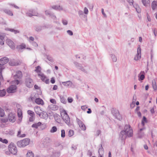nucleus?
Masks as SVG:
<instances>
[{"instance_id":"obj_1","label":"nucleus","mask_w":157,"mask_h":157,"mask_svg":"<svg viewBox=\"0 0 157 157\" xmlns=\"http://www.w3.org/2000/svg\"><path fill=\"white\" fill-rule=\"evenodd\" d=\"M133 130L128 125H126L124 127V130L121 131L119 134V137L122 140H124L127 136L130 137L132 136Z\"/></svg>"},{"instance_id":"obj_2","label":"nucleus","mask_w":157,"mask_h":157,"mask_svg":"<svg viewBox=\"0 0 157 157\" xmlns=\"http://www.w3.org/2000/svg\"><path fill=\"white\" fill-rule=\"evenodd\" d=\"M61 116L66 124L68 126L71 125L70 118L66 110H63L61 112Z\"/></svg>"},{"instance_id":"obj_3","label":"nucleus","mask_w":157,"mask_h":157,"mask_svg":"<svg viewBox=\"0 0 157 157\" xmlns=\"http://www.w3.org/2000/svg\"><path fill=\"white\" fill-rule=\"evenodd\" d=\"M30 142V140L28 138L25 139L17 142V146L20 147H24L29 144Z\"/></svg>"},{"instance_id":"obj_4","label":"nucleus","mask_w":157,"mask_h":157,"mask_svg":"<svg viewBox=\"0 0 157 157\" xmlns=\"http://www.w3.org/2000/svg\"><path fill=\"white\" fill-rule=\"evenodd\" d=\"M8 148L9 152L13 155H16L17 152V149L15 144L11 143L9 145Z\"/></svg>"},{"instance_id":"obj_5","label":"nucleus","mask_w":157,"mask_h":157,"mask_svg":"<svg viewBox=\"0 0 157 157\" xmlns=\"http://www.w3.org/2000/svg\"><path fill=\"white\" fill-rule=\"evenodd\" d=\"M25 83L26 86L29 88H32L33 85V79L29 76L26 77Z\"/></svg>"},{"instance_id":"obj_6","label":"nucleus","mask_w":157,"mask_h":157,"mask_svg":"<svg viewBox=\"0 0 157 157\" xmlns=\"http://www.w3.org/2000/svg\"><path fill=\"white\" fill-rule=\"evenodd\" d=\"M9 61V59L7 57H4L0 59V68L4 69L5 65Z\"/></svg>"},{"instance_id":"obj_7","label":"nucleus","mask_w":157,"mask_h":157,"mask_svg":"<svg viewBox=\"0 0 157 157\" xmlns=\"http://www.w3.org/2000/svg\"><path fill=\"white\" fill-rule=\"evenodd\" d=\"M111 113L113 116L118 120H121L122 119L121 116L120 115L119 112L117 110L115 109H112L111 110Z\"/></svg>"},{"instance_id":"obj_8","label":"nucleus","mask_w":157,"mask_h":157,"mask_svg":"<svg viewBox=\"0 0 157 157\" xmlns=\"http://www.w3.org/2000/svg\"><path fill=\"white\" fill-rule=\"evenodd\" d=\"M76 121L81 129L83 131H85L86 129V127L82 122L78 118H76Z\"/></svg>"},{"instance_id":"obj_9","label":"nucleus","mask_w":157,"mask_h":157,"mask_svg":"<svg viewBox=\"0 0 157 157\" xmlns=\"http://www.w3.org/2000/svg\"><path fill=\"white\" fill-rule=\"evenodd\" d=\"M20 105L19 104L17 105V116L19 119V120L21 121L22 118V113L21 109L20 108Z\"/></svg>"},{"instance_id":"obj_10","label":"nucleus","mask_w":157,"mask_h":157,"mask_svg":"<svg viewBox=\"0 0 157 157\" xmlns=\"http://www.w3.org/2000/svg\"><path fill=\"white\" fill-rule=\"evenodd\" d=\"M141 56V51L140 46V45H139V46L138 47V48L137 49V54L136 55V56L134 58V60L136 61H137L140 59Z\"/></svg>"},{"instance_id":"obj_11","label":"nucleus","mask_w":157,"mask_h":157,"mask_svg":"<svg viewBox=\"0 0 157 157\" xmlns=\"http://www.w3.org/2000/svg\"><path fill=\"white\" fill-rule=\"evenodd\" d=\"M16 89L17 86L15 85H12L7 89V92L9 93H14Z\"/></svg>"},{"instance_id":"obj_12","label":"nucleus","mask_w":157,"mask_h":157,"mask_svg":"<svg viewBox=\"0 0 157 157\" xmlns=\"http://www.w3.org/2000/svg\"><path fill=\"white\" fill-rule=\"evenodd\" d=\"M8 119L10 121L14 122L16 121L15 115L12 113H10L8 115Z\"/></svg>"},{"instance_id":"obj_13","label":"nucleus","mask_w":157,"mask_h":157,"mask_svg":"<svg viewBox=\"0 0 157 157\" xmlns=\"http://www.w3.org/2000/svg\"><path fill=\"white\" fill-rule=\"evenodd\" d=\"M75 65L80 70L82 71L87 73V71L84 69V68L81 66V65L77 62H75L74 63Z\"/></svg>"},{"instance_id":"obj_14","label":"nucleus","mask_w":157,"mask_h":157,"mask_svg":"<svg viewBox=\"0 0 157 157\" xmlns=\"http://www.w3.org/2000/svg\"><path fill=\"white\" fill-rule=\"evenodd\" d=\"M38 76H40L41 80L46 83L48 84L49 82V79L43 74H39Z\"/></svg>"},{"instance_id":"obj_15","label":"nucleus","mask_w":157,"mask_h":157,"mask_svg":"<svg viewBox=\"0 0 157 157\" xmlns=\"http://www.w3.org/2000/svg\"><path fill=\"white\" fill-rule=\"evenodd\" d=\"M15 79L18 78L20 79L21 78L22 76V72L20 71H17L16 74L14 76Z\"/></svg>"},{"instance_id":"obj_16","label":"nucleus","mask_w":157,"mask_h":157,"mask_svg":"<svg viewBox=\"0 0 157 157\" xmlns=\"http://www.w3.org/2000/svg\"><path fill=\"white\" fill-rule=\"evenodd\" d=\"M6 42L7 44L12 49H13L15 48V46L14 43L10 39H7L6 40Z\"/></svg>"},{"instance_id":"obj_17","label":"nucleus","mask_w":157,"mask_h":157,"mask_svg":"<svg viewBox=\"0 0 157 157\" xmlns=\"http://www.w3.org/2000/svg\"><path fill=\"white\" fill-rule=\"evenodd\" d=\"M9 64L11 66H17L20 64V62L18 61L12 60L10 61L9 62Z\"/></svg>"},{"instance_id":"obj_18","label":"nucleus","mask_w":157,"mask_h":157,"mask_svg":"<svg viewBox=\"0 0 157 157\" xmlns=\"http://www.w3.org/2000/svg\"><path fill=\"white\" fill-rule=\"evenodd\" d=\"M144 71H141L140 73L138 75L139 80H143L145 78Z\"/></svg>"},{"instance_id":"obj_19","label":"nucleus","mask_w":157,"mask_h":157,"mask_svg":"<svg viewBox=\"0 0 157 157\" xmlns=\"http://www.w3.org/2000/svg\"><path fill=\"white\" fill-rule=\"evenodd\" d=\"M40 118L43 119H45L47 117V113L44 111H41L39 114Z\"/></svg>"},{"instance_id":"obj_20","label":"nucleus","mask_w":157,"mask_h":157,"mask_svg":"<svg viewBox=\"0 0 157 157\" xmlns=\"http://www.w3.org/2000/svg\"><path fill=\"white\" fill-rule=\"evenodd\" d=\"M3 11L6 14L10 16H13V13L12 11L8 9H4Z\"/></svg>"},{"instance_id":"obj_21","label":"nucleus","mask_w":157,"mask_h":157,"mask_svg":"<svg viewBox=\"0 0 157 157\" xmlns=\"http://www.w3.org/2000/svg\"><path fill=\"white\" fill-rule=\"evenodd\" d=\"M62 84L65 86L69 87L71 86L72 84V82L70 81H67L66 82H62Z\"/></svg>"},{"instance_id":"obj_22","label":"nucleus","mask_w":157,"mask_h":157,"mask_svg":"<svg viewBox=\"0 0 157 157\" xmlns=\"http://www.w3.org/2000/svg\"><path fill=\"white\" fill-rule=\"evenodd\" d=\"M35 102L38 105L41 104L43 105L44 104V101L43 100L40 98H38L35 100Z\"/></svg>"},{"instance_id":"obj_23","label":"nucleus","mask_w":157,"mask_h":157,"mask_svg":"<svg viewBox=\"0 0 157 157\" xmlns=\"http://www.w3.org/2000/svg\"><path fill=\"white\" fill-rule=\"evenodd\" d=\"M5 30H6L9 31L15 34L19 33V31L17 30H15L13 29H10L9 28H6L5 29Z\"/></svg>"},{"instance_id":"obj_24","label":"nucleus","mask_w":157,"mask_h":157,"mask_svg":"<svg viewBox=\"0 0 157 157\" xmlns=\"http://www.w3.org/2000/svg\"><path fill=\"white\" fill-rule=\"evenodd\" d=\"M136 101V96L134 95L133 97V99L132 103L130 104V107L133 108L135 105V102Z\"/></svg>"},{"instance_id":"obj_25","label":"nucleus","mask_w":157,"mask_h":157,"mask_svg":"<svg viewBox=\"0 0 157 157\" xmlns=\"http://www.w3.org/2000/svg\"><path fill=\"white\" fill-rule=\"evenodd\" d=\"M142 2L143 5L145 6H147L150 4V0H142Z\"/></svg>"},{"instance_id":"obj_26","label":"nucleus","mask_w":157,"mask_h":157,"mask_svg":"<svg viewBox=\"0 0 157 157\" xmlns=\"http://www.w3.org/2000/svg\"><path fill=\"white\" fill-rule=\"evenodd\" d=\"M45 27V26H37L36 27L35 30L37 32H40L41 30L44 29Z\"/></svg>"},{"instance_id":"obj_27","label":"nucleus","mask_w":157,"mask_h":157,"mask_svg":"<svg viewBox=\"0 0 157 157\" xmlns=\"http://www.w3.org/2000/svg\"><path fill=\"white\" fill-rule=\"evenodd\" d=\"M34 110L36 113L39 115L40 113L42 111L40 107L39 106H36L34 107Z\"/></svg>"},{"instance_id":"obj_28","label":"nucleus","mask_w":157,"mask_h":157,"mask_svg":"<svg viewBox=\"0 0 157 157\" xmlns=\"http://www.w3.org/2000/svg\"><path fill=\"white\" fill-rule=\"evenodd\" d=\"M157 7V2L154 1L151 3V8L153 10H155Z\"/></svg>"},{"instance_id":"obj_29","label":"nucleus","mask_w":157,"mask_h":157,"mask_svg":"<svg viewBox=\"0 0 157 157\" xmlns=\"http://www.w3.org/2000/svg\"><path fill=\"white\" fill-rule=\"evenodd\" d=\"M41 124V123L40 122H39L38 123H36L33 124L32 125V127L36 129L38 128V127L40 126Z\"/></svg>"},{"instance_id":"obj_30","label":"nucleus","mask_w":157,"mask_h":157,"mask_svg":"<svg viewBox=\"0 0 157 157\" xmlns=\"http://www.w3.org/2000/svg\"><path fill=\"white\" fill-rule=\"evenodd\" d=\"M5 41L4 36L0 35V44L3 45Z\"/></svg>"},{"instance_id":"obj_31","label":"nucleus","mask_w":157,"mask_h":157,"mask_svg":"<svg viewBox=\"0 0 157 157\" xmlns=\"http://www.w3.org/2000/svg\"><path fill=\"white\" fill-rule=\"evenodd\" d=\"M26 155L27 157H34V154L32 151L29 150L27 153Z\"/></svg>"},{"instance_id":"obj_32","label":"nucleus","mask_w":157,"mask_h":157,"mask_svg":"<svg viewBox=\"0 0 157 157\" xmlns=\"http://www.w3.org/2000/svg\"><path fill=\"white\" fill-rule=\"evenodd\" d=\"M50 108L53 110H57L58 107L57 105H51L49 106Z\"/></svg>"},{"instance_id":"obj_33","label":"nucleus","mask_w":157,"mask_h":157,"mask_svg":"<svg viewBox=\"0 0 157 157\" xmlns=\"http://www.w3.org/2000/svg\"><path fill=\"white\" fill-rule=\"evenodd\" d=\"M59 97L60 99V101L61 102L64 104H66L67 102V101L65 99L64 97L63 96L61 95L59 96Z\"/></svg>"},{"instance_id":"obj_34","label":"nucleus","mask_w":157,"mask_h":157,"mask_svg":"<svg viewBox=\"0 0 157 157\" xmlns=\"http://www.w3.org/2000/svg\"><path fill=\"white\" fill-rule=\"evenodd\" d=\"M6 94L5 89H3L0 90V96L3 97L5 96Z\"/></svg>"},{"instance_id":"obj_35","label":"nucleus","mask_w":157,"mask_h":157,"mask_svg":"<svg viewBox=\"0 0 157 157\" xmlns=\"http://www.w3.org/2000/svg\"><path fill=\"white\" fill-rule=\"evenodd\" d=\"M6 133L10 135H13L14 134V131L13 130H9L6 131Z\"/></svg>"},{"instance_id":"obj_36","label":"nucleus","mask_w":157,"mask_h":157,"mask_svg":"<svg viewBox=\"0 0 157 157\" xmlns=\"http://www.w3.org/2000/svg\"><path fill=\"white\" fill-rule=\"evenodd\" d=\"M21 131L20 130H19L18 131L17 136L19 137H25V134H22L21 135Z\"/></svg>"},{"instance_id":"obj_37","label":"nucleus","mask_w":157,"mask_h":157,"mask_svg":"<svg viewBox=\"0 0 157 157\" xmlns=\"http://www.w3.org/2000/svg\"><path fill=\"white\" fill-rule=\"evenodd\" d=\"M53 9L60 10H62L63 8L59 6H54L52 7Z\"/></svg>"},{"instance_id":"obj_38","label":"nucleus","mask_w":157,"mask_h":157,"mask_svg":"<svg viewBox=\"0 0 157 157\" xmlns=\"http://www.w3.org/2000/svg\"><path fill=\"white\" fill-rule=\"evenodd\" d=\"M98 153L99 155L102 154L104 153L103 148L102 147L101 145V147L98 150Z\"/></svg>"},{"instance_id":"obj_39","label":"nucleus","mask_w":157,"mask_h":157,"mask_svg":"<svg viewBox=\"0 0 157 157\" xmlns=\"http://www.w3.org/2000/svg\"><path fill=\"white\" fill-rule=\"evenodd\" d=\"M152 87L155 90H156L157 89V86L156 84L155 81L154 80L152 82Z\"/></svg>"},{"instance_id":"obj_40","label":"nucleus","mask_w":157,"mask_h":157,"mask_svg":"<svg viewBox=\"0 0 157 157\" xmlns=\"http://www.w3.org/2000/svg\"><path fill=\"white\" fill-rule=\"evenodd\" d=\"M57 130V128L56 126H53L50 130V132L54 133L56 132Z\"/></svg>"},{"instance_id":"obj_41","label":"nucleus","mask_w":157,"mask_h":157,"mask_svg":"<svg viewBox=\"0 0 157 157\" xmlns=\"http://www.w3.org/2000/svg\"><path fill=\"white\" fill-rule=\"evenodd\" d=\"M4 111L0 107V117H2L4 115Z\"/></svg>"},{"instance_id":"obj_42","label":"nucleus","mask_w":157,"mask_h":157,"mask_svg":"<svg viewBox=\"0 0 157 157\" xmlns=\"http://www.w3.org/2000/svg\"><path fill=\"white\" fill-rule=\"evenodd\" d=\"M111 57L113 61L114 62H116L117 61V59L115 56L114 55L112 54L111 55Z\"/></svg>"},{"instance_id":"obj_43","label":"nucleus","mask_w":157,"mask_h":157,"mask_svg":"<svg viewBox=\"0 0 157 157\" xmlns=\"http://www.w3.org/2000/svg\"><path fill=\"white\" fill-rule=\"evenodd\" d=\"M36 69L35 70V71L37 72H40L41 68V67L38 66L37 67H36Z\"/></svg>"},{"instance_id":"obj_44","label":"nucleus","mask_w":157,"mask_h":157,"mask_svg":"<svg viewBox=\"0 0 157 157\" xmlns=\"http://www.w3.org/2000/svg\"><path fill=\"white\" fill-rule=\"evenodd\" d=\"M0 141L3 143L7 144L8 143V141L6 139H3L2 138L0 137Z\"/></svg>"},{"instance_id":"obj_45","label":"nucleus","mask_w":157,"mask_h":157,"mask_svg":"<svg viewBox=\"0 0 157 157\" xmlns=\"http://www.w3.org/2000/svg\"><path fill=\"white\" fill-rule=\"evenodd\" d=\"M4 69L0 68V80L1 81H3V78L2 75V71Z\"/></svg>"},{"instance_id":"obj_46","label":"nucleus","mask_w":157,"mask_h":157,"mask_svg":"<svg viewBox=\"0 0 157 157\" xmlns=\"http://www.w3.org/2000/svg\"><path fill=\"white\" fill-rule=\"evenodd\" d=\"M74 132L72 130H70L68 132V136H71L74 135Z\"/></svg>"},{"instance_id":"obj_47","label":"nucleus","mask_w":157,"mask_h":157,"mask_svg":"<svg viewBox=\"0 0 157 157\" xmlns=\"http://www.w3.org/2000/svg\"><path fill=\"white\" fill-rule=\"evenodd\" d=\"M61 136L62 138H64L65 137V130L63 129L61 131Z\"/></svg>"},{"instance_id":"obj_48","label":"nucleus","mask_w":157,"mask_h":157,"mask_svg":"<svg viewBox=\"0 0 157 157\" xmlns=\"http://www.w3.org/2000/svg\"><path fill=\"white\" fill-rule=\"evenodd\" d=\"M47 58L48 60H49L50 62H53V58L51 57L50 56L48 55L47 56Z\"/></svg>"},{"instance_id":"obj_49","label":"nucleus","mask_w":157,"mask_h":157,"mask_svg":"<svg viewBox=\"0 0 157 157\" xmlns=\"http://www.w3.org/2000/svg\"><path fill=\"white\" fill-rule=\"evenodd\" d=\"M27 113L28 114L30 115V116H34V113L31 110H28L27 111Z\"/></svg>"},{"instance_id":"obj_50","label":"nucleus","mask_w":157,"mask_h":157,"mask_svg":"<svg viewBox=\"0 0 157 157\" xmlns=\"http://www.w3.org/2000/svg\"><path fill=\"white\" fill-rule=\"evenodd\" d=\"M26 15L28 16L31 17L33 16H37L36 14H32L30 12H28L26 13Z\"/></svg>"},{"instance_id":"obj_51","label":"nucleus","mask_w":157,"mask_h":157,"mask_svg":"<svg viewBox=\"0 0 157 157\" xmlns=\"http://www.w3.org/2000/svg\"><path fill=\"white\" fill-rule=\"evenodd\" d=\"M34 116H31L30 117H29V121L32 122L35 119Z\"/></svg>"},{"instance_id":"obj_52","label":"nucleus","mask_w":157,"mask_h":157,"mask_svg":"<svg viewBox=\"0 0 157 157\" xmlns=\"http://www.w3.org/2000/svg\"><path fill=\"white\" fill-rule=\"evenodd\" d=\"M52 13H51V12L48 10H47L45 11V14L46 15H49L50 17L51 15V14Z\"/></svg>"},{"instance_id":"obj_53","label":"nucleus","mask_w":157,"mask_h":157,"mask_svg":"<svg viewBox=\"0 0 157 157\" xmlns=\"http://www.w3.org/2000/svg\"><path fill=\"white\" fill-rule=\"evenodd\" d=\"M101 131L100 130H98L96 132L95 136H98L101 133Z\"/></svg>"},{"instance_id":"obj_54","label":"nucleus","mask_w":157,"mask_h":157,"mask_svg":"<svg viewBox=\"0 0 157 157\" xmlns=\"http://www.w3.org/2000/svg\"><path fill=\"white\" fill-rule=\"evenodd\" d=\"M34 40V38L32 36H30L29 38V41L31 43L33 42Z\"/></svg>"},{"instance_id":"obj_55","label":"nucleus","mask_w":157,"mask_h":157,"mask_svg":"<svg viewBox=\"0 0 157 157\" xmlns=\"http://www.w3.org/2000/svg\"><path fill=\"white\" fill-rule=\"evenodd\" d=\"M67 33L70 36H72L73 35V33L72 31L70 30H68L67 31Z\"/></svg>"},{"instance_id":"obj_56","label":"nucleus","mask_w":157,"mask_h":157,"mask_svg":"<svg viewBox=\"0 0 157 157\" xmlns=\"http://www.w3.org/2000/svg\"><path fill=\"white\" fill-rule=\"evenodd\" d=\"M67 101L68 102L71 103L73 101V99L71 98L68 97L67 98Z\"/></svg>"},{"instance_id":"obj_57","label":"nucleus","mask_w":157,"mask_h":157,"mask_svg":"<svg viewBox=\"0 0 157 157\" xmlns=\"http://www.w3.org/2000/svg\"><path fill=\"white\" fill-rule=\"evenodd\" d=\"M154 107L155 108V106L153 107V108H151L150 112L152 114H154L155 113L154 109Z\"/></svg>"},{"instance_id":"obj_58","label":"nucleus","mask_w":157,"mask_h":157,"mask_svg":"<svg viewBox=\"0 0 157 157\" xmlns=\"http://www.w3.org/2000/svg\"><path fill=\"white\" fill-rule=\"evenodd\" d=\"M19 81L18 80H14L13 81V83L15 84L16 85H18L19 83Z\"/></svg>"},{"instance_id":"obj_59","label":"nucleus","mask_w":157,"mask_h":157,"mask_svg":"<svg viewBox=\"0 0 157 157\" xmlns=\"http://www.w3.org/2000/svg\"><path fill=\"white\" fill-rule=\"evenodd\" d=\"M50 101L53 104H56V101L55 99H52L50 100Z\"/></svg>"},{"instance_id":"obj_60","label":"nucleus","mask_w":157,"mask_h":157,"mask_svg":"<svg viewBox=\"0 0 157 157\" xmlns=\"http://www.w3.org/2000/svg\"><path fill=\"white\" fill-rule=\"evenodd\" d=\"M34 99V98L33 97H30V98H29L28 99V100L29 101H33Z\"/></svg>"},{"instance_id":"obj_61","label":"nucleus","mask_w":157,"mask_h":157,"mask_svg":"<svg viewBox=\"0 0 157 157\" xmlns=\"http://www.w3.org/2000/svg\"><path fill=\"white\" fill-rule=\"evenodd\" d=\"M62 23L63 25H66L67 24V21L65 20H63Z\"/></svg>"},{"instance_id":"obj_62","label":"nucleus","mask_w":157,"mask_h":157,"mask_svg":"<svg viewBox=\"0 0 157 157\" xmlns=\"http://www.w3.org/2000/svg\"><path fill=\"white\" fill-rule=\"evenodd\" d=\"M50 17H51L53 19H56V17L55 15H54L53 13H52L51 14V15Z\"/></svg>"},{"instance_id":"obj_63","label":"nucleus","mask_w":157,"mask_h":157,"mask_svg":"<svg viewBox=\"0 0 157 157\" xmlns=\"http://www.w3.org/2000/svg\"><path fill=\"white\" fill-rule=\"evenodd\" d=\"M88 12V9L86 8L85 7L84 9V13L86 14H87Z\"/></svg>"},{"instance_id":"obj_64","label":"nucleus","mask_w":157,"mask_h":157,"mask_svg":"<svg viewBox=\"0 0 157 157\" xmlns=\"http://www.w3.org/2000/svg\"><path fill=\"white\" fill-rule=\"evenodd\" d=\"M87 154L88 155H89L90 156H91L92 155V152L90 150L88 151L87 152Z\"/></svg>"}]
</instances>
